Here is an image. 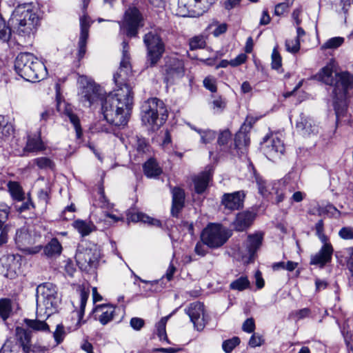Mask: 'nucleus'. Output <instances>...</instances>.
<instances>
[{
  "instance_id": "72a5a7b5",
  "label": "nucleus",
  "mask_w": 353,
  "mask_h": 353,
  "mask_svg": "<svg viewBox=\"0 0 353 353\" xmlns=\"http://www.w3.org/2000/svg\"><path fill=\"white\" fill-rule=\"evenodd\" d=\"M286 188L283 181H279L272 183V188L270 195L275 196L276 203H280L283 201L285 196V190Z\"/></svg>"
},
{
  "instance_id": "a18cd8bd",
  "label": "nucleus",
  "mask_w": 353,
  "mask_h": 353,
  "mask_svg": "<svg viewBox=\"0 0 353 353\" xmlns=\"http://www.w3.org/2000/svg\"><path fill=\"white\" fill-rule=\"evenodd\" d=\"M189 45L192 50L204 48L206 45L205 37L201 35L194 37L190 40Z\"/></svg>"
},
{
  "instance_id": "20e7f679",
  "label": "nucleus",
  "mask_w": 353,
  "mask_h": 353,
  "mask_svg": "<svg viewBox=\"0 0 353 353\" xmlns=\"http://www.w3.org/2000/svg\"><path fill=\"white\" fill-rule=\"evenodd\" d=\"M17 73L28 81H36L46 75V66L31 53L19 54L14 62Z\"/></svg>"
},
{
  "instance_id": "09e8293b",
  "label": "nucleus",
  "mask_w": 353,
  "mask_h": 353,
  "mask_svg": "<svg viewBox=\"0 0 353 353\" xmlns=\"http://www.w3.org/2000/svg\"><path fill=\"white\" fill-rule=\"evenodd\" d=\"M167 318H162L157 325V335L160 341H168L165 331Z\"/></svg>"
},
{
  "instance_id": "f03ea898",
  "label": "nucleus",
  "mask_w": 353,
  "mask_h": 353,
  "mask_svg": "<svg viewBox=\"0 0 353 353\" xmlns=\"http://www.w3.org/2000/svg\"><path fill=\"white\" fill-rule=\"evenodd\" d=\"M318 77L321 81L334 88V98L343 103L348 90L353 88V75L347 72H337L334 63H330L321 69Z\"/></svg>"
},
{
  "instance_id": "58836bf2",
  "label": "nucleus",
  "mask_w": 353,
  "mask_h": 353,
  "mask_svg": "<svg viewBox=\"0 0 353 353\" xmlns=\"http://www.w3.org/2000/svg\"><path fill=\"white\" fill-rule=\"evenodd\" d=\"M191 128L201 136V141L205 144L210 143L216 137V132L213 130L209 129L201 130L196 128Z\"/></svg>"
},
{
  "instance_id": "1a4fd4ad",
  "label": "nucleus",
  "mask_w": 353,
  "mask_h": 353,
  "mask_svg": "<svg viewBox=\"0 0 353 353\" xmlns=\"http://www.w3.org/2000/svg\"><path fill=\"white\" fill-rule=\"evenodd\" d=\"M216 0H178L176 14L183 17L202 15Z\"/></svg>"
},
{
  "instance_id": "6e6552de",
  "label": "nucleus",
  "mask_w": 353,
  "mask_h": 353,
  "mask_svg": "<svg viewBox=\"0 0 353 353\" xmlns=\"http://www.w3.org/2000/svg\"><path fill=\"white\" fill-rule=\"evenodd\" d=\"M230 234L219 224L210 223L203 231L201 239L210 248H218L224 245Z\"/></svg>"
},
{
  "instance_id": "f257e3e1",
  "label": "nucleus",
  "mask_w": 353,
  "mask_h": 353,
  "mask_svg": "<svg viewBox=\"0 0 353 353\" xmlns=\"http://www.w3.org/2000/svg\"><path fill=\"white\" fill-rule=\"evenodd\" d=\"M93 83L88 82L81 90V101L85 107H91L97 101L101 103V111L105 120L116 126L128 123L132 107L133 93L128 87L115 89L103 99Z\"/></svg>"
},
{
  "instance_id": "ea45409f",
  "label": "nucleus",
  "mask_w": 353,
  "mask_h": 353,
  "mask_svg": "<svg viewBox=\"0 0 353 353\" xmlns=\"http://www.w3.org/2000/svg\"><path fill=\"white\" fill-rule=\"evenodd\" d=\"M250 281L247 276H241L237 279L232 281L230 287L232 290L243 291L250 287Z\"/></svg>"
},
{
  "instance_id": "a211bd4d",
  "label": "nucleus",
  "mask_w": 353,
  "mask_h": 353,
  "mask_svg": "<svg viewBox=\"0 0 353 353\" xmlns=\"http://www.w3.org/2000/svg\"><path fill=\"white\" fill-rule=\"evenodd\" d=\"M17 343L22 348L23 353H30L32 345V332L21 327L15 329Z\"/></svg>"
},
{
  "instance_id": "e2e57ef3",
  "label": "nucleus",
  "mask_w": 353,
  "mask_h": 353,
  "mask_svg": "<svg viewBox=\"0 0 353 353\" xmlns=\"http://www.w3.org/2000/svg\"><path fill=\"white\" fill-rule=\"evenodd\" d=\"M289 3L285 2L278 3L275 6L274 14L277 16L282 15L290 6Z\"/></svg>"
},
{
  "instance_id": "412c9836",
  "label": "nucleus",
  "mask_w": 353,
  "mask_h": 353,
  "mask_svg": "<svg viewBox=\"0 0 353 353\" xmlns=\"http://www.w3.org/2000/svg\"><path fill=\"white\" fill-rule=\"evenodd\" d=\"M15 243L21 249H26V247L34 243V237L30 233L27 226H23L16 232L14 237Z\"/></svg>"
},
{
  "instance_id": "4d7b16f0",
  "label": "nucleus",
  "mask_w": 353,
  "mask_h": 353,
  "mask_svg": "<svg viewBox=\"0 0 353 353\" xmlns=\"http://www.w3.org/2000/svg\"><path fill=\"white\" fill-rule=\"evenodd\" d=\"M264 343L262 336L258 334H254L250 339L249 345L252 347L261 346Z\"/></svg>"
},
{
  "instance_id": "6e6d98bb",
  "label": "nucleus",
  "mask_w": 353,
  "mask_h": 353,
  "mask_svg": "<svg viewBox=\"0 0 353 353\" xmlns=\"http://www.w3.org/2000/svg\"><path fill=\"white\" fill-rule=\"evenodd\" d=\"M204 87L212 92H216V79L212 77H208L203 80Z\"/></svg>"
},
{
  "instance_id": "de8ad7c7",
  "label": "nucleus",
  "mask_w": 353,
  "mask_h": 353,
  "mask_svg": "<svg viewBox=\"0 0 353 353\" xmlns=\"http://www.w3.org/2000/svg\"><path fill=\"white\" fill-rule=\"evenodd\" d=\"M344 42V38L341 37H333L328 39L322 46L324 49H334Z\"/></svg>"
},
{
  "instance_id": "e433bc0d",
  "label": "nucleus",
  "mask_w": 353,
  "mask_h": 353,
  "mask_svg": "<svg viewBox=\"0 0 353 353\" xmlns=\"http://www.w3.org/2000/svg\"><path fill=\"white\" fill-rule=\"evenodd\" d=\"M8 188L14 199L19 201L24 199V193L22 188L17 182L10 181L8 183Z\"/></svg>"
},
{
  "instance_id": "0e129e2a",
  "label": "nucleus",
  "mask_w": 353,
  "mask_h": 353,
  "mask_svg": "<svg viewBox=\"0 0 353 353\" xmlns=\"http://www.w3.org/2000/svg\"><path fill=\"white\" fill-rule=\"evenodd\" d=\"M64 336V330L61 325H57V329L54 332V338L57 343H60Z\"/></svg>"
},
{
  "instance_id": "39448f33",
  "label": "nucleus",
  "mask_w": 353,
  "mask_h": 353,
  "mask_svg": "<svg viewBox=\"0 0 353 353\" xmlns=\"http://www.w3.org/2000/svg\"><path fill=\"white\" fill-rule=\"evenodd\" d=\"M39 17L30 4L18 6L12 12L11 22L17 32L23 37L30 36L36 30Z\"/></svg>"
},
{
  "instance_id": "603ef678",
  "label": "nucleus",
  "mask_w": 353,
  "mask_h": 353,
  "mask_svg": "<svg viewBox=\"0 0 353 353\" xmlns=\"http://www.w3.org/2000/svg\"><path fill=\"white\" fill-rule=\"evenodd\" d=\"M226 106V101L224 99L221 97L215 98L212 101V108L214 112L219 113L221 112Z\"/></svg>"
},
{
  "instance_id": "ddd939ff",
  "label": "nucleus",
  "mask_w": 353,
  "mask_h": 353,
  "mask_svg": "<svg viewBox=\"0 0 353 353\" xmlns=\"http://www.w3.org/2000/svg\"><path fill=\"white\" fill-rule=\"evenodd\" d=\"M184 74V64L181 60L176 57L168 59L164 65V74L167 82L173 83L182 78Z\"/></svg>"
},
{
  "instance_id": "473e14b6",
  "label": "nucleus",
  "mask_w": 353,
  "mask_h": 353,
  "mask_svg": "<svg viewBox=\"0 0 353 353\" xmlns=\"http://www.w3.org/2000/svg\"><path fill=\"white\" fill-rule=\"evenodd\" d=\"M248 120L242 125L240 131L236 134L234 143L236 148H241V145H247L249 142L245 131L251 128V123H247Z\"/></svg>"
},
{
  "instance_id": "c9c22d12",
  "label": "nucleus",
  "mask_w": 353,
  "mask_h": 353,
  "mask_svg": "<svg viewBox=\"0 0 353 353\" xmlns=\"http://www.w3.org/2000/svg\"><path fill=\"white\" fill-rule=\"evenodd\" d=\"M24 323L28 326V327L32 329L34 331L37 332H49V326L48 325L43 321H40L37 319H25Z\"/></svg>"
},
{
  "instance_id": "3c124183",
  "label": "nucleus",
  "mask_w": 353,
  "mask_h": 353,
  "mask_svg": "<svg viewBox=\"0 0 353 353\" xmlns=\"http://www.w3.org/2000/svg\"><path fill=\"white\" fill-rule=\"evenodd\" d=\"M99 197L97 203L99 207L108 210L112 208L113 205L108 201V200L104 195V190L102 188L99 189Z\"/></svg>"
},
{
  "instance_id": "79ce46f5",
  "label": "nucleus",
  "mask_w": 353,
  "mask_h": 353,
  "mask_svg": "<svg viewBox=\"0 0 353 353\" xmlns=\"http://www.w3.org/2000/svg\"><path fill=\"white\" fill-rule=\"evenodd\" d=\"M12 311L11 301L8 299H0V316L5 321Z\"/></svg>"
},
{
  "instance_id": "13d9d810",
  "label": "nucleus",
  "mask_w": 353,
  "mask_h": 353,
  "mask_svg": "<svg viewBox=\"0 0 353 353\" xmlns=\"http://www.w3.org/2000/svg\"><path fill=\"white\" fill-rule=\"evenodd\" d=\"M339 235L341 238L346 240L352 239H353V228L350 227H344L342 228L339 232Z\"/></svg>"
},
{
  "instance_id": "bf43d9fd",
  "label": "nucleus",
  "mask_w": 353,
  "mask_h": 353,
  "mask_svg": "<svg viewBox=\"0 0 353 353\" xmlns=\"http://www.w3.org/2000/svg\"><path fill=\"white\" fill-rule=\"evenodd\" d=\"M214 26H215L216 28L212 31V34L215 37H219L221 34L224 33L227 30V25L225 23H222V24H216V23L213 24L212 23V24L210 25L209 28L212 29Z\"/></svg>"
},
{
  "instance_id": "bb28decb",
  "label": "nucleus",
  "mask_w": 353,
  "mask_h": 353,
  "mask_svg": "<svg viewBox=\"0 0 353 353\" xmlns=\"http://www.w3.org/2000/svg\"><path fill=\"white\" fill-rule=\"evenodd\" d=\"M263 241V234L256 232L253 234H250L245 242V246L248 252L249 259H251L256 250L261 245Z\"/></svg>"
},
{
  "instance_id": "f3484780",
  "label": "nucleus",
  "mask_w": 353,
  "mask_h": 353,
  "mask_svg": "<svg viewBox=\"0 0 353 353\" xmlns=\"http://www.w3.org/2000/svg\"><path fill=\"white\" fill-rule=\"evenodd\" d=\"M263 152L268 158L276 157L279 154H283L285 150L284 144L277 137H272V139L265 141L263 147Z\"/></svg>"
},
{
  "instance_id": "338daca9",
  "label": "nucleus",
  "mask_w": 353,
  "mask_h": 353,
  "mask_svg": "<svg viewBox=\"0 0 353 353\" xmlns=\"http://www.w3.org/2000/svg\"><path fill=\"white\" fill-rule=\"evenodd\" d=\"M231 137V133L229 130H225L221 132L218 139V143L219 145H225L228 143V140Z\"/></svg>"
},
{
  "instance_id": "dca6fc26",
  "label": "nucleus",
  "mask_w": 353,
  "mask_h": 353,
  "mask_svg": "<svg viewBox=\"0 0 353 353\" xmlns=\"http://www.w3.org/2000/svg\"><path fill=\"white\" fill-rule=\"evenodd\" d=\"M90 26V19L87 16L83 15L80 18L81 33L78 42L79 50L77 54L79 60L83 59L86 52V44L89 35Z\"/></svg>"
},
{
  "instance_id": "cd10ccee",
  "label": "nucleus",
  "mask_w": 353,
  "mask_h": 353,
  "mask_svg": "<svg viewBox=\"0 0 353 353\" xmlns=\"http://www.w3.org/2000/svg\"><path fill=\"white\" fill-rule=\"evenodd\" d=\"M212 174V171L208 170L201 172L194 179V189L196 193L201 194L205 190Z\"/></svg>"
},
{
  "instance_id": "9d476101",
  "label": "nucleus",
  "mask_w": 353,
  "mask_h": 353,
  "mask_svg": "<svg viewBox=\"0 0 353 353\" xmlns=\"http://www.w3.org/2000/svg\"><path fill=\"white\" fill-rule=\"evenodd\" d=\"M148 50V60L151 65H155L164 52V44L156 32L147 33L143 38Z\"/></svg>"
},
{
  "instance_id": "c756f323",
  "label": "nucleus",
  "mask_w": 353,
  "mask_h": 353,
  "mask_svg": "<svg viewBox=\"0 0 353 353\" xmlns=\"http://www.w3.org/2000/svg\"><path fill=\"white\" fill-rule=\"evenodd\" d=\"M62 246L57 239H52L44 248V254L50 258L57 257L61 254Z\"/></svg>"
},
{
  "instance_id": "49530a36",
  "label": "nucleus",
  "mask_w": 353,
  "mask_h": 353,
  "mask_svg": "<svg viewBox=\"0 0 353 353\" xmlns=\"http://www.w3.org/2000/svg\"><path fill=\"white\" fill-rule=\"evenodd\" d=\"M259 193L264 197H268L272 188V184L267 185L266 182L259 177L256 178Z\"/></svg>"
},
{
  "instance_id": "c03bdc74",
  "label": "nucleus",
  "mask_w": 353,
  "mask_h": 353,
  "mask_svg": "<svg viewBox=\"0 0 353 353\" xmlns=\"http://www.w3.org/2000/svg\"><path fill=\"white\" fill-rule=\"evenodd\" d=\"M10 36L11 30L0 14V40L3 42L8 41Z\"/></svg>"
},
{
  "instance_id": "4be33fe9",
  "label": "nucleus",
  "mask_w": 353,
  "mask_h": 353,
  "mask_svg": "<svg viewBox=\"0 0 353 353\" xmlns=\"http://www.w3.org/2000/svg\"><path fill=\"white\" fill-rule=\"evenodd\" d=\"M333 248L331 244H325L322 246L320 251L311 259V264L323 266L332 259Z\"/></svg>"
},
{
  "instance_id": "4468645a",
  "label": "nucleus",
  "mask_w": 353,
  "mask_h": 353,
  "mask_svg": "<svg viewBox=\"0 0 353 353\" xmlns=\"http://www.w3.org/2000/svg\"><path fill=\"white\" fill-rule=\"evenodd\" d=\"M195 328L201 331L205 327L204 305L200 302H194L185 309Z\"/></svg>"
},
{
  "instance_id": "2f4dec72",
  "label": "nucleus",
  "mask_w": 353,
  "mask_h": 353,
  "mask_svg": "<svg viewBox=\"0 0 353 353\" xmlns=\"http://www.w3.org/2000/svg\"><path fill=\"white\" fill-rule=\"evenodd\" d=\"M128 220L132 222H143L149 225H155L159 227L161 223L159 220L154 219L148 216V215L142 212H134L132 213L128 216Z\"/></svg>"
},
{
  "instance_id": "f8f14e48",
  "label": "nucleus",
  "mask_w": 353,
  "mask_h": 353,
  "mask_svg": "<svg viewBox=\"0 0 353 353\" xmlns=\"http://www.w3.org/2000/svg\"><path fill=\"white\" fill-rule=\"evenodd\" d=\"M128 48V43L126 41H123L122 59L118 72L114 74V81L117 88L128 87L132 90V88L127 83L132 72ZM131 92H132V91Z\"/></svg>"
},
{
  "instance_id": "393cba45",
  "label": "nucleus",
  "mask_w": 353,
  "mask_h": 353,
  "mask_svg": "<svg viewBox=\"0 0 353 353\" xmlns=\"http://www.w3.org/2000/svg\"><path fill=\"white\" fill-rule=\"evenodd\" d=\"M254 215L250 212L239 213L234 222V227L238 231H243L247 229L253 222Z\"/></svg>"
},
{
  "instance_id": "4c0bfd02",
  "label": "nucleus",
  "mask_w": 353,
  "mask_h": 353,
  "mask_svg": "<svg viewBox=\"0 0 353 353\" xmlns=\"http://www.w3.org/2000/svg\"><path fill=\"white\" fill-rule=\"evenodd\" d=\"M13 132L12 125L8 123L3 116L0 115V139L10 137Z\"/></svg>"
},
{
  "instance_id": "774afa93",
  "label": "nucleus",
  "mask_w": 353,
  "mask_h": 353,
  "mask_svg": "<svg viewBox=\"0 0 353 353\" xmlns=\"http://www.w3.org/2000/svg\"><path fill=\"white\" fill-rule=\"evenodd\" d=\"M347 266L351 273L353 274V246L347 248Z\"/></svg>"
},
{
  "instance_id": "c85d7f7f",
  "label": "nucleus",
  "mask_w": 353,
  "mask_h": 353,
  "mask_svg": "<svg viewBox=\"0 0 353 353\" xmlns=\"http://www.w3.org/2000/svg\"><path fill=\"white\" fill-rule=\"evenodd\" d=\"M46 149V146L41 139L40 135L28 137L25 150L31 152H38Z\"/></svg>"
},
{
  "instance_id": "5701e85b",
  "label": "nucleus",
  "mask_w": 353,
  "mask_h": 353,
  "mask_svg": "<svg viewBox=\"0 0 353 353\" xmlns=\"http://www.w3.org/2000/svg\"><path fill=\"white\" fill-rule=\"evenodd\" d=\"M79 310L77 311L78 321L74 327V330L78 329L82 324H83L85 321L83 320V317L84 316L85 307L87 303V301L89 298L90 290L89 289H85V288H79Z\"/></svg>"
},
{
  "instance_id": "69168bd1",
  "label": "nucleus",
  "mask_w": 353,
  "mask_h": 353,
  "mask_svg": "<svg viewBox=\"0 0 353 353\" xmlns=\"http://www.w3.org/2000/svg\"><path fill=\"white\" fill-rule=\"evenodd\" d=\"M205 245L202 241L201 242H198L194 248L195 253L201 256H204L208 252Z\"/></svg>"
},
{
  "instance_id": "b1692460",
  "label": "nucleus",
  "mask_w": 353,
  "mask_h": 353,
  "mask_svg": "<svg viewBox=\"0 0 353 353\" xmlns=\"http://www.w3.org/2000/svg\"><path fill=\"white\" fill-rule=\"evenodd\" d=\"M296 128L304 135H309L318 132V128L313 123V121L305 117L303 113L300 114L299 120L296 121Z\"/></svg>"
},
{
  "instance_id": "9b49d317",
  "label": "nucleus",
  "mask_w": 353,
  "mask_h": 353,
  "mask_svg": "<svg viewBox=\"0 0 353 353\" xmlns=\"http://www.w3.org/2000/svg\"><path fill=\"white\" fill-rule=\"evenodd\" d=\"M143 16L139 9L130 6L125 10L123 21L121 24V29L125 32L128 37H135L138 29L142 26Z\"/></svg>"
},
{
  "instance_id": "680f3d73",
  "label": "nucleus",
  "mask_w": 353,
  "mask_h": 353,
  "mask_svg": "<svg viewBox=\"0 0 353 353\" xmlns=\"http://www.w3.org/2000/svg\"><path fill=\"white\" fill-rule=\"evenodd\" d=\"M130 323L134 330H140L143 327L145 322L141 318L134 317L131 319Z\"/></svg>"
},
{
  "instance_id": "6ab92c4d",
  "label": "nucleus",
  "mask_w": 353,
  "mask_h": 353,
  "mask_svg": "<svg viewBox=\"0 0 353 353\" xmlns=\"http://www.w3.org/2000/svg\"><path fill=\"white\" fill-rule=\"evenodd\" d=\"M114 312L115 307L107 304L98 305L93 310L95 318L103 325L113 319Z\"/></svg>"
},
{
  "instance_id": "864d4df0",
  "label": "nucleus",
  "mask_w": 353,
  "mask_h": 353,
  "mask_svg": "<svg viewBox=\"0 0 353 353\" xmlns=\"http://www.w3.org/2000/svg\"><path fill=\"white\" fill-rule=\"evenodd\" d=\"M285 48L288 52L296 53L300 49V40L296 38L287 40L285 41Z\"/></svg>"
},
{
  "instance_id": "7c9ffc66",
  "label": "nucleus",
  "mask_w": 353,
  "mask_h": 353,
  "mask_svg": "<svg viewBox=\"0 0 353 353\" xmlns=\"http://www.w3.org/2000/svg\"><path fill=\"white\" fill-rule=\"evenodd\" d=\"M143 172L148 178H154L159 176L162 170L155 160L150 159L143 165Z\"/></svg>"
},
{
  "instance_id": "2eb2a0df",
  "label": "nucleus",
  "mask_w": 353,
  "mask_h": 353,
  "mask_svg": "<svg viewBox=\"0 0 353 353\" xmlns=\"http://www.w3.org/2000/svg\"><path fill=\"white\" fill-rule=\"evenodd\" d=\"M244 197L243 191L226 193L222 196L221 204L229 212L236 210L243 207Z\"/></svg>"
},
{
  "instance_id": "a878e982",
  "label": "nucleus",
  "mask_w": 353,
  "mask_h": 353,
  "mask_svg": "<svg viewBox=\"0 0 353 353\" xmlns=\"http://www.w3.org/2000/svg\"><path fill=\"white\" fill-rule=\"evenodd\" d=\"M172 207L171 212L173 216H177L179 211L183 207L185 193L182 189L179 188H174L172 190Z\"/></svg>"
},
{
  "instance_id": "37998d69",
  "label": "nucleus",
  "mask_w": 353,
  "mask_h": 353,
  "mask_svg": "<svg viewBox=\"0 0 353 353\" xmlns=\"http://www.w3.org/2000/svg\"><path fill=\"white\" fill-rule=\"evenodd\" d=\"M298 266V263L294 262L292 261H288L287 262L280 261L277 263H274L272 265V269L274 271H278L281 270H285L289 272H292Z\"/></svg>"
},
{
  "instance_id": "8fccbe9b",
  "label": "nucleus",
  "mask_w": 353,
  "mask_h": 353,
  "mask_svg": "<svg viewBox=\"0 0 353 353\" xmlns=\"http://www.w3.org/2000/svg\"><path fill=\"white\" fill-rule=\"evenodd\" d=\"M240 343L238 337L225 340L223 342L222 348L226 353L231 352Z\"/></svg>"
},
{
  "instance_id": "f704fd0d",
  "label": "nucleus",
  "mask_w": 353,
  "mask_h": 353,
  "mask_svg": "<svg viewBox=\"0 0 353 353\" xmlns=\"http://www.w3.org/2000/svg\"><path fill=\"white\" fill-rule=\"evenodd\" d=\"M73 225L83 236L90 234L92 231L96 230V228L92 223L81 220L75 221Z\"/></svg>"
},
{
  "instance_id": "aec40b11",
  "label": "nucleus",
  "mask_w": 353,
  "mask_h": 353,
  "mask_svg": "<svg viewBox=\"0 0 353 353\" xmlns=\"http://www.w3.org/2000/svg\"><path fill=\"white\" fill-rule=\"evenodd\" d=\"M64 108L63 110H61V103L58 104V110L61 112L66 117H68L70 121V123L73 125L77 137L80 138L82 134V130L80 125V121L79 117L74 112L73 107L70 104L63 103Z\"/></svg>"
},
{
  "instance_id": "7ed1b4c3",
  "label": "nucleus",
  "mask_w": 353,
  "mask_h": 353,
  "mask_svg": "<svg viewBox=\"0 0 353 353\" xmlns=\"http://www.w3.org/2000/svg\"><path fill=\"white\" fill-rule=\"evenodd\" d=\"M168 117L167 108L163 101L150 98L141 106V117L143 124L152 130H158Z\"/></svg>"
},
{
  "instance_id": "a19ab883",
  "label": "nucleus",
  "mask_w": 353,
  "mask_h": 353,
  "mask_svg": "<svg viewBox=\"0 0 353 353\" xmlns=\"http://www.w3.org/2000/svg\"><path fill=\"white\" fill-rule=\"evenodd\" d=\"M32 163L36 165L39 169H53L54 167V163L53 161L48 157H41L34 159L32 160Z\"/></svg>"
},
{
  "instance_id": "0eeeda50",
  "label": "nucleus",
  "mask_w": 353,
  "mask_h": 353,
  "mask_svg": "<svg viewBox=\"0 0 353 353\" xmlns=\"http://www.w3.org/2000/svg\"><path fill=\"white\" fill-rule=\"evenodd\" d=\"M59 299L57 288L51 283H44L37 288V305L40 309H45L48 315L52 314L58 307Z\"/></svg>"
},
{
  "instance_id": "5fc2aeb1",
  "label": "nucleus",
  "mask_w": 353,
  "mask_h": 353,
  "mask_svg": "<svg viewBox=\"0 0 353 353\" xmlns=\"http://www.w3.org/2000/svg\"><path fill=\"white\" fill-rule=\"evenodd\" d=\"M282 59L276 48H274L272 54V68L278 70L281 67Z\"/></svg>"
},
{
  "instance_id": "423d86ee",
  "label": "nucleus",
  "mask_w": 353,
  "mask_h": 353,
  "mask_svg": "<svg viewBox=\"0 0 353 353\" xmlns=\"http://www.w3.org/2000/svg\"><path fill=\"white\" fill-rule=\"evenodd\" d=\"M101 252L97 245H79L75 259L79 268L87 272H93L99 265Z\"/></svg>"
},
{
  "instance_id": "052dcab7",
  "label": "nucleus",
  "mask_w": 353,
  "mask_h": 353,
  "mask_svg": "<svg viewBox=\"0 0 353 353\" xmlns=\"http://www.w3.org/2000/svg\"><path fill=\"white\" fill-rule=\"evenodd\" d=\"M243 330L248 333H252L255 329L254 321L253 319H248L243 324Z\"/></svg>"
}]
</instances>
